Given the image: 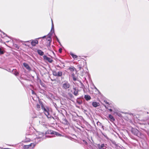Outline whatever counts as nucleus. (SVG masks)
Here are the masks:
<instances>
[{
  "instance_id": "nucleus-1",
  "label": "nucleus",
  "mask_w": 149,
  "mask_h": 149,
  "mask_svg": "<svg viewBox=\"0 0 149 149\" xmlns=\"http://www.w3.org/2000/svg\"><path fill=\"white\" fill-rule=\"evenodd\" d=\"M41 136H39V137L34 138V139L35 140V143H31L29 145H28V146H29V147L30 148V149L31 148V145H33L32 148H33L36 146V144L38 143L39 141H41V140L42 139L41 138L42 137V134L41 135Z\"/></svg>"
},
{
  "instance_id": "nucleus-2",
  "label": "nucleus",
  "mask_w": 149,
  "mask_h": 149,
  "mask_svg": "<svg viewBox=\"0 0 149 149\" xmlns=\"http://www.w3.org/2000/svg\"><path fill=\"white\" fill-rule=\"evenodd\" d=\"M29 138H27L26 136V139L25 141V142L30 141L31 140L33 141V140H34V138H36L37 137L34 134H33V135H29Z\"/></svg>"
},
{
  "instance_id": "nucleus-3",
  "label": "nucleus",
  "mask_w": 149,
  "mask_h": 149,
  "mask_svg": "<svg viewBox=\"0 0 149 149\" xmlns=\"http://www.w3.org/2000/svg\"><path fill=\"white\" fill-rule=\"evenodd\" d=\"M132 132L134 134L138 137L141 136V133L138 130L136 129H133L132 131Z\"/></svg>"
},
{
  "instance_id": "nucleus-4",
  "label": "nucleus",
  "mask_w": 149,
  "mask_h": 149,
  "mask_svg": "<svg viewBox=\"0 0 149 149\" xmlns=\"http://www.w3.org/2000/svg\"><path fill=\"white\" fill-rule=\"evenodd\" d=\"M70 86V84L67 81H65L63 84V88L64 89H67L69 88Z\"/></svg>"
},
{
  "instance_id": "nucleus-5",
  "label": "nucleus",
  "mask_w": 149,
  "mask_h": 149,
  "mask_svg": "<svg viewBox=\"0 0 149 149\" xmlns=\"http://www.w3.org/2000/svg\"><path fill=\"white\" fill-rule=\"evenodd\" d=\"M43 57L44 59L45 60L47 61L49 63H52V62L53 61V60L51 58L47 57V56H46L45 55L43 56Z\"/></svg>"
},
{
  "instance_id": "nucleus-6",
  "label": "nucleus",
  "mask_w": 149,
  "mask_h": 149,
  "mask_svg": "<svg viewBox=\"0 0 149 149\" xmlns=\"http://www.w3.org/2000/svg\"><path fill=\"white\" fill-rule=\"evenodd\" d=\"M73 89V94L75 96H77L78 95V93L79 91L78 89L76 88H74Z\"/></svg>"
},
{
  "instance_id": "nucleus-7",
  "label": "nucleus",
  "mask_w": 149,
  "mask_h": 149,
  "mask_svg": "<svg viewBox=\"0 0 149 149\" xmlns=\"http://www.w3.org/2000/svg\"><path fill=\"white\" fill-rule=\"evenodd\" d=\"M38 43V41L36 40H32L31 42V44L33 46H35Z\"/></svg>"
},
{
  "instance_id": "nucleus-8",
  "label": "nucleus",
  "mask_w": 149,
  "mask_h": 149,
  "mask_svg": "<svg viewBox=\"0 0 149 149\" xmlns=\"http://www.w3.org/2000/svg\"><path fill=\"white\" fill-rule=\"evenodd\" d=\"M24 66L28 70H30L31 68L29 65L26 63H23Z\"/></svg>"
},
{
  "instance_id": "nucleus-9",
  "label": "nucleus",
  "mask_w": 149,
  "mask_h": 149,
  "mask_svg": "<svg viewBox=\"0 0 149 149\" xmlns=\"http://www.w3.org/2000/svg\"><path fill=\"white\" fill-rule=\"evenodd\" d=\"M92 105L94 107H96L99 106L100 105V104L99 103L95 102H93L92 103Z\"/></svg>"
},
{
  "instance_id": "nucleus-10",
  "label": "nucleus",
  "mask_w": 149,
  "mask_h": 149,
  "mask_svg": "<svg viewBox=\"0 0 149 149\" xmlns=\"http://www.w3.org/2000/svg\"><path fill=\"white\" fill-rule=\"evenodd\" d=\"M44 112L45 115L48 117V116L49 115V113L48 110L46 109L45 108H43Z\"/></svg>"
},
{
  "instance_id": "nucleus-11",
  "label": "nucleus",
  "mask_w": 149,
  "mask_h": 149,
  "mask_svg": "<svg viewBox=\"0 0 149 149\" xmlns=\"http://www.w3.org/2000/svg\"><path fill=\"white\" fill-rule=\"evenodd\" d=\"M84 98L87 101L90 100L91 98V97L88 95H85Z\"/></svg>"
},
{
  "instance_id": "nucleus-12",
  "label": "nucleus",
  "mask_w": 149,
  "mask_h": 149,
  "mask_svg": "<svg viewBox=\"0 0 149 149\" xmlns=\"http://www.w3.org/2000/svg\"><path fill=\"white\" fill-rule=\"evenodd\" d=\"M38 53L41 56H42L44 54V52L41 50L38 49L37 50Z\"/></svg>"
},
{
  "instance_id": "nucleus-13",
  "label": "nucleus",
  "mask_w": 149,
  "mask_h": 149,
  "mask_svg": "<svg viewBox=\"0 0 149 149\" xmlns=\"http://www.w3.org/2000/svg\"><path fill=\"white\" fill-rule=\"evenodd\" d=\"M104 146V144H102L101 145H99L98 147L100 149H105V148H103Z\"/></svg>"
},
{
  "instance_id": "nucleus-14",
  "label": "nucleus",
  "mask_w": 149,
  "mask_h": 149,
  "mask_svg": "<svg viewBox=\"0 0 149 149\" xmlns=\"http://www.w3.org/2000/svg\"><path fill=\"white\" fill-rule=\"evenodd\" d=\"M97 125L101 127V128L103 129H104V126H103L102 124L100 122H98L97 123Z\"/></svg>"
},
{
  "instance_id": "nucleus-15",
  "label": "nucleus",
  "mask_w": 149,
  "mask_h": 149,
  "mask_svg": "<svg viewBox=\"0 0 149 149\" xmlns=\"http://www.w3.org/2000/svg\"><path fill=\"white\" fill-rule=\"evenodd\" d=\"M109 117L111 121H113L115 120L114 118H113V116H112L111 115H109Z\"/></svg>"
},
{
  "instance_id": "nucleus-16",
  "label": "nucleus",
  "mask_w": 149,
  "mask_h": 149,
  "mask_svg": "<svg viewBox=\"0 0 149 149\" xmlns=\"http://www.w3.org/2000/svg\"><path fill=\"white\" fill-rule=\"evenodd\" d=\"M62 72L61 71H58V72H57V76L60 77L62 75Z\"/></svg>"
},
{
  "instance_id": "nucleus-17",
  "label": "nucleus",
  "mask_w": 149,
  "mask_h": 149,
  "mask_svg": "<svg viewBox=\"0 0 149 149\" xmlns=\"http://www.w3.org/2000/svg\"><path fill=\"white\" fill-rule=\"evenodd\" d=\"M69 70L71 71H74L75 70V68L73 67H72L69 68Z\"/></svg>"
},
{
  "instance_id": "nucleus-18",
  "label": "nucleus",
  "mask_w": 149,
  "mask_h": 149,
  "mask_svg": "<svg viewBox=\"0 0 149 149\" xmlns=\"http://www.w3.org/2000/svg\"><path fill=\"white\" fill-rule=\"evenodd\" d=\"M70 55H71V56H72V57L74 58H76L77 57V56L74 55L72 53H71L70 54Z\"/></svg>"
},
{
  "instance_id": "nucleus-19",
  "label": "nucleus",
  "mask_w": 149,
  "mask_h": 149,
  "mask_svg": "<svg viewBox=\"0 0 149 149\" xmlns=\"http://www.w3.org/2000/svg\"><path fill=\"white\" fill-rule=\"evenodd\" d=\"M53 75L55 76H57V72L55 71L54 70L52 71Z\"/></svg>"
},
{
  "instance_id": "nucleus-20",
  "label": "nucleus",
  "mask_w": 149,
  "mask_h": 149,
  "mask_svg": "<svg viewBox=\"0 0 149 149\" xmlns=\"http://www.w3.org/2000/svg\"><path fill=\"white\" fill-rule=\"evenodd\" d=\"M25 149H29L30 148L29 147V146L28 145H24L23 147Z\"/></svg>"
},
{
  "instance_id": "nucleus-21",
  "label": "nucleus",
  "mask_w": 149,
  "mask_h": 149,
  "mask_svg": "<svg viewBox=\"0 0 149 149\" xmlns=\"http://www.w3.org/2000/svg\"><path fill=\"white\" fill-rule=\"evenodd\" d=\"M0 54H3V52L1 48L0 47Z\"/></svg>"
},
{
  "instance_id": "nucleus-22",
  "label": "nucleus",
  "mask_w": 149,
  "mask_h": 149,
  "mask_svg": "<svg viewBox=\"0 0 149 149\" xmlns=\"http://www.w3.org/2000/svg\"><path fill=\"white\" fill-rule=\"evenodd\" d=\"M77 102L79 104H81L82 103V102L81 100H77Z\"/></svg>"
},
{
  "instance_id": "nucleus-23",
  "label": "nucleus",
  "mask_w": 149,
  "mask_h": 149,
  "mask_svg": "<svg viewBox=\"0 0 149 149\" xmlns=\"http://www.w3.org/2000/svg\"><path fill=\"white\" fill-rule=\"evenodd\" d=\"M36 107L37 108L39 109L40 108V106L38 104H37L36 105Z\"/></svg>"
},
{
  "instance_id": "nucleus-24",
  "label": "nucleus",
  "mask_w": 149,
  "mask_h": 149,
  "mask_svg": "<svg viewBox=\"0 0 149 149\" xmlns=\"http://www.w3.org/2000/svg\"><path fill=\"white\" fill-rule=\"evenodd\" d=\"M47 40L49 42V43L51 42V38L50 37H49V38L48 39H47Z\"/></svg>"
},
{
  "instance_id": "nucleus-25",
  "label": "nucleus",
  "mask_w": 149,
  "mask_h": 149,
  "mask_svg": "<svg viewBox=\"0 0 149 149\" xmlns=\"http://www.w3.org/2000/svg\"><path fill=\"white\" fill-rule=\"evenodd\" d=\"M52 29L53 28H54V24H53V22L52 19Z\"/></svg>"
},
{
  "instance_id": "nucleus-26",
  "label": "nucleus",
  "mask_w": 149,
  "mask_h": 149,
  "mask_svg": "<svg viewBox=\"0 0 149 149\" xmlns=\"http://www.w3.org/2000/svg\"><path fill=\"white\" fill-rule=\"evenodd\" d=\"M51 34H49L48 35V36L47 37V38H49V37H50H50L51 36Z\"/></svg>"
},
{
  "instance_id": "nucleus-27",
  "label": "nucleus",
  "mask_w": 149,
  "mask_h": 149,
  "mask_svg": "<svg viewBox=\"0 0 149 149\" xmlns=\"http://www.w3.org/2000/svg\"><path fill=\"white\" fill-rule=\"evenodd\" d=\"M59 51L60 53H61L62 52V49L61 48L59 49Z\"/></svg>"
},
{
  "instance_id": "nucleus-28",
  "label": "nucleus",
  "mask_w": 149,
  "mask_h": 149,
  "mask_svg": "<svg viewBox=\"0 0 149 149\" xmlns=\"http://www.w3.org/2000/svg\"><path fill=\"white\" fill-rule=\"evenodd\" d=\"M64 121H65V123L66 124H67V123L68 122V121H67V120H66V119H65L64 120Z\"/></svg>"
},
{
  "instance_id": "nucleus-29",
  "label": "nucleus",
  "mask_w": 149,
  "mask_h": 149,
  "mask_svg": "<svg viewBox=\"0 0 149 149\" xmlns=\"http://www.w3.org/2000/svg\"><path fill=\"white\" fill-rule=\"evenodd\" d=\"M18 72H16V73H15V75H18Z\"/></svg>"
},
{
  "instance_id": "nucleus-30",
  "label": "nucleus",
  "mask_w": 149,
  "mask_h": 149,
  "mask_svg": "<svg viewBox=\"0 0 149 149\" xmlns=\"http://www.w3.org/2000/svg\"><path fill=\"white\" fill-rule=\"evenodd\" d=\"M73 80H74V81H75V80H76V78H73Z\"/></svg>"
},
{
  "instance_id": "nucleus-31",
  "label": "nucleus",
  "mask_w": 149,
  "mask_h": 149,
  "mask_svg": "<svg viewBox=\"0 0 149 149\" xmlns=\"http://www.w3.org/2000/svg\"><path fill=\"white\" fill-rule=\"evenodd\" d=\"M15 45V46L17 48H19L18 47V46H17V45Z\"/></svg>"
},
{
  "instance_id": "nucleus-32",
  "label": "nucleus",
  "mask_w": 149,
  "mask_h": 149,
  "mask_svg": "<svg viewBox=\"0 0 149 149\" xmlns=\"http://www.w3.org/2000/svg\"><path fill=\"white\" fill-rule=\"evenodd\" d=\"M32 93L33 94H34V92L33 90H32Z\"/></svg>"
},
{
  "instance_id": "nucleus-33",
  "label": "nucleus",
  "mask_w": 149,
  "mask_h": 149,
  "mask_svg": "<svg viewBox=\"0 0 149 149\" xmlns=\"http://www.w3.org/2000/svg\"><path fill=\"white\" fill-rule=\"evenodd\" d=\"M109 110L110 111H112V110L111 109H109Z\"/></svg>"
},
{
  "instance_id": "nucleus-34",
  "label": "nucleus",
  "mask_w": 149,
  "mask_h": 149,
  "mask_svg": "<svg viewBox=\"0 0 149 149\" xmlns=\"http://www.w3.org/2000/svg\"><path fill=\"white\" fill-rule=\"evenodd\" d=\"M104 102L106 103H107V104H108V103L107 102V101H104Z\"/></svg>"
},
{
  "instance_id": "nucleus-35",
  "label": "nucleus",
  "mask_w": 149,
  "mask_h": 149,
  "mask_svg": "<svg viewBox=\"0 0 149 149\" xmlns=\"http://www.w3.org/2000/svg\"><path fill=\"white\" fill-rule=\"evenodd\" d=\"M56 36V38H57V41H58V38H57V36Z\"/></svg>"
},
{
  "instance_id": "nucleus-36",
  "label": "nucleus",
  "mask_w": 149,
  "mask_h": 149,
  "mask_svg": "<svg viewBox=\"0 0 149 149\" xmlns=\"http://www.w3.org/2000/svg\"><path fill=\"white\" fill-rule=\"evenodd\" d=\"M93 149H97V148L94 147V148H93Z\"/></svg>"
},
{
  "instance_id": "nucleus-37",
  "label": "nucleus",
  "mask_w": 149,
  "mask_h": 149,
  "mask_svg": "<svg viewBox=\"0 0 149 149\" xmlns=\"http://www.w3.org/2000/svg\"><path fill=\"white\" fill-rule=\"evenodd\" d=\"M32 146H33V145H31V148H32Z\"/></svg>"
},
{
  "instance_id": "nucleus-38",
  "label": "nucleus",
  "mask_w": 149,
  "mask_h": 149,
  "mask_svg": "<svg viewBox=\"0 0 149 149\" xmlns=\"http://www.w3.org/2000/svg\"><path fill=\"white\" fill-rule=\"evenodd\" d=\"M85 141V143H87V142H86L85 141Z\"/></svg>"
},
{
  "instance_id": "nucleus-39",
  "label": "nucleus",
  "mask_w": 149,
  "mask_h": 149,
  "mask_svg": "<svg viewBox=\"0 0 149 149\" xmlns=\"http://www.w3.org/2000/svg\"><path fill=\"white\" fill-rule=\"evenodd\" d=\"M45 36H44L43 37H42V38H45Z\"/></svg>"
},
{
  "instance_id": "nucleus-40",
  "label": "nucleus",
  "mask_w": 149,
  "mask_h": 149,
  "mask_svg": "<svg viewBox=\"0 0 149 149\" xmlns=\"http://www.w3.org/2000/svg\"><path fill=\"white\" fill-rule=\"evenodd\" d=\"M29 42V41H26L25 42Z\"/></svg>"
},
{
  "instance_id": "nucleus-41",
  "label": "nucleus",
  "mask_w": 149,
  "mask_h": 149,
  "mask_svg": "<svg viewBox=\"0 0 149 149\" xmlns=\"http://www.w3.org/2000/svg\"><path fill=\"white\" fill-rule=\"evenodd\" d=\"M81 69V68L80 67V68H79V69H80H80Z\"/></svg>"
}]
</instances>
